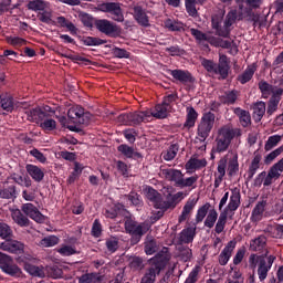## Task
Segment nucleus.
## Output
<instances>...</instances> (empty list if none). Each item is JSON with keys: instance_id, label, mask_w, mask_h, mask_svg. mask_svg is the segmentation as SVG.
<instances>
[{"instance_id": "39", "label": "nucleus", "mask_w": 283, "mask_h": 283, "mask_svg": "<svg viewBox=\"0 0 283 283\" xmlns=\"http://www.w3.org/2000/svg\"><path fill=\"white\" fill-rule=\"evenodd\" d=\"M198 119V113L193 107L187 108V120L185 123V127H193L196 125V120Z\"/></svg>"}, {"instance_id": "62", "label": "nucleus", "mask_w": 283, "mask_h": 283, "mask_svg": "<svg viewBox=\"0 0 283 283\" xmlns=\"http://www.w3.org/2000/svg\"><path fill=\"white\" fill-rule=\"evenodd\" d=\"M106 248L109 253H115L118 249V239L116 238H109L106 240Z\"/></svg>"}, {"instance_id": "53", "label": "nucleus", "mask_w": 283, "mask_h": 283, "mask_svg": "<svg viewBox=\"0 0 283 283\" xmlns=\"http://www.w3.org/2000/svg\"><path fill=\"white\" fill-rule=\"evenodd\" d=\"M253 74H255V66H250L245 70V72L239 77L240 83L244 85V83H249L251 78H253Z\"/></svg>"}, {"instance_id": "21", "label": "nucleus", "mask_w": 283, "mask_h": 283, "mask_svg": "<svg viewBox=\"0 0 283 283\" xmlns=\"http://www.w3.org/2000/svg\"><path fill=\"white\" fill-rule=\"evenodd\" d=\"M169 74L172 76V78H175V81H178L179 83H191L193 81V77L189 71L170 70Z\"/></svg>"}, {"instance_id": "57", "label": "nucleus", "mask_w": 283, "mask_h": 283, "mask_svg": "<svg viewBox=\"0 0 283 283\" xmlns=\"http://www.w3.org/2000/svg\"><path fill=\"white\" fill-rule=\"evenodd\" d=\"M238 101V91L228 92L223 95V103L226 105H233Z\"/></svg>"}, {"instance_id": "46", "label": "nucleus", "mask_w": 283, "mask_h": 283, "mask_svg": "<svg viewBox=\"0 0 283 283\" xmlns=\"http://www.w3.org/2000/svg\"><path fill=\"white\" fill-rule=\"evenodd\" d=\"M265 113L266 104L264 102H258L253 107L254 116L258 118V120H261Z\"/></svg>"}, {"instance_id": "11", "label": "nucleus", "mask_w": 283, "mask_h": 283, "mask_svg": "<svg viewBox=\"0 0 283 283\" xmlns=\"http://www.w3.org/2000/svg\"><path fill=\"white\" fill-rule=\"evenodd\" d=\"M22 211L25 213V216L31 218V220H34V222H39L40 224L45 222V216H43L41 211H39V209L32 203L22 205Z\"/></svg>"}, {"instance_id": "30", "label": "nucleus", "mask_w": 283, "mask_h": 283, "mask_svg": "<svg viewBox=\"0 0 283 283\" xmlns=\"http://www.w3.org/2000/svg\"><path fill=\"white\" fill-rule=\"evenodd\" d=\"M80 283H102L103 276L98 273H86L78 279Z\"/></svg>"}, {"instance_id": "27", "label": "nucleus", "mask_w": 283, "mask_h": 283, "mask_svg": "<svg viewBox=\"0 0 283 283\" xmlns=\"http://www.w3.org/2000/svg\"><path fill=\"white\" fill-rule=\"evenodd\" d=\"M195 235H196V228L184 229L179 234V242L181 244H189L193 242Z\"/></svg>"}, {"instance_id": "52", "label": "nucleus", "mask_w": 283, "mask_h": 283, "mask_svg": "<svg viewBox=\"0 0 283 283\" xmlns=\"http://www.w3.org/2000/svg\"><path fill=\"white\" fill-rule=\"evenodd\" d=\"M164 23L165 28L171 30L172 32H180V30H182V23L176 20L167 19Z\"/></svg>"}, {"instance_id": "47", "label": "nucleus", "mask_w": 283, "mask_h": 283, "mask_svg": "<svg viewBox=\"0 0 283 283\" xmlns=\"http://www.w3.org/2000/svg\"><path fill=\"white\" fill-rule=\"evenodd\" d=\"M40 127L41 129H43L44 132H54V129H56V120L52 119V118H44L41 123H40Z\"/></svg>"}, {"instance_id": "36", "label": "nucleus", "mask_w": 283, "mask_h": 283, "mask_svg": "<svg viewBox=\"0 0 283 283\" xmlns=\"http://www.w3.org/2000/svg\"><path fill=\"white\" fill-rule=\"evenodd\" d=\"M186 10L190 17H198L197 3H205V0H185Z\"/></svg>"}, {"instance_id": "61", "label": "nucleus", "mask_w": 283, "mask_h": 283, "mask_svg": "<svg viewBox=\"0 0 283 283\" xmlns=\"http://www.w3.org/2000/svg\"><path fill=\"white\" fill-rule=\"evenodd\" d=\"M12 229L7 223H0V238L6 240V238H11Z\"/></svg>"}, {"instance_id": "4", "label": "nucleus", "mask_w": 283, "mask_h": 283, "mask_svg": "<svg viewBox=\"0 0 283 283\" xmlns=\"http://www.w3.org/2000/svg\"><path fill=\"white\" fill-rule=\"evenodd\" d=\"M242 21L244 19V15L242 13H238V10H231L226 18L223 29L219 28L218 22L216 21V18H212V27L214 30H217V34L219 36H229L230 30L229 28L235 23V20Z\"/></svg>"}, {"instance_id": "51", "label": "nucleus", "mask_w": 283, "mask_h": 283, "mask_svg": "<svg viewBox=\"0 0 283 283\" xmlns=\"http://www.w3.org/2000/svg\"><path fill=\"white\" fill-rule=\"evenodd\" d=\"M226 226H227V212H222L219 216V219L214 228L216 233H219V234L222 233L224 231Z\"/></svg>"}, {"instance_id": "35", "label": "nucleus", "mask_w": 283, "mask_h": 283, "mask_svg": "<svg viewBox=\"0 0 283 283\" xmlns=\"http://www.w3.org/2000/svg\"><path fill=\"white\" fill-rule=\"evenodd\" d=\"M234 112L237 116H239L242 127H249V125H251V115L249 114V112L241 108H235Z\"/></svg>"}, {"instance_id": "20", "label": "nucleus", "mask_w": 283, "mask_h": 283, "mask_svg": "<svg viewBox=\"0 0 283 283\" xmlns=\"http://www.w3.org/2000/svg\"><path fill=\"white\" fill-rule=\"evenodd\" d=\"M133 10H134L133 17L135 21H137L139 25L147 28L149 25V18L147 17V13L145 12V10H143V7L135 6Z\"/></svg>"}, {"instance_id": "28", "label": "nucleus", "mask_w": 283, "mask_h": 283, "mask_svg": "<svg viewBox=\"0 0 283 283\" xmlns=\"http://www.w3.org/2000/svg\"><path fill=\"white\" fill-rule=\"evenodd\" d=\"M28 118L32 123L41 125L42 120L45 118V112L41 111V108H33L28 112Z\"/></svg>"}, {"instance_id": "13", "label": "nucleus", "mask_w": 283, "mask_h": 283, "mask_svg": "<svg viewBox=\"0 0 283 283\" xmlns=\"http://www.w3.org/2000/svg\"><path fill=\"white\" fill-rule=\"evenodd\" d=\"M207 167V159L198 158L197 155L192 156L185 165V169L188 174H193V171H200Z\"/></svg>"}, {"instance_id": "25", "label": "nucleus", "mask_w": 283, "mask_h": 283, "mask_svg": "<svg viewBox=\"0 0 283 283\" xmlns=\"http://www.w3.org/2000/svg\"><path fill=\"white\" fill-rule=\"evenodd\" d=\"M12 220L18 224L19 227H30V219L28 217L23 216L21 210L14 209L11 211Z\"/></svg>"}, {"instance_id": "64", "label": "nucleus", "mask_w": 283, "mask_h": 283, "mask_svg": "<svg viewBox=\"0 0 283 283\" xmlns=\"http://www.w3.org/2000/svg\"><path fill=\"white\" fill-rule=\"evenodd\" d=\"M105 41L98 38L88 36L84 40L85 45H104Z\"/></svg>"}, {"instance_id": "48", "label": "nucleus", "mask_w": 283, "mask_h": 283, "mask_svg": "<svg viewBox=\"0 0 283 283\" xmlns=\"http://www.w3.org/2000/svg\"><path fill=\"white\" fill-rule=\"evenodd\" d=\"M57 253H60V255H63L64 258H67L70 255H76V248L74 245H61L60 249H57Z\"/></svg>"}, {"instance_id": "43", "label": "nucleus", "mask_w": 283, "mask_h": 283, "mask_svg": "<svg viewBox=\"0 0 283 283\" xmlns=\"http://www.w3.org/2000/svg\"><path fill=\"white\" fill-rule=\"evenodd\" d=\"M266 247V238L265 237H259L251 241L250 249L252 251H262Z\"/></svg>"}, {"instance_id": "63", "label": "nucleus", "mask_w": 283, "mask_h": 283, "mask_svg": "<svg viewBox=\"0 0 283 283\" xmlns=\"http://www.w3.org/2000/svg\"><path fill=\"white\" fill-rule=\"evenodd\" d=\"M198 273H200V268L196 266L186 279L185 283H197L198 282Z\"/></svg>"}, {"instance_id": "24", "label": "nucleus", "mask_w": 283, "mask_h": 283, "mask_svg": "<svg viewBox=\"0 0 283 283\" xmlns=\"http://www.w3.org/2000/svg\"><path fill=\"white\" fill-rule=\"evenodd\" d=\"M264 211H266V203L264 201L258 202L252 210L251 220L252 222H260L264 218Z\"/></svg>"}, {"instance_id": "58", "label": "nucleus", "mask_w": 283, "mask_h": 283, "mask_svg": "<svg viewBox=\"0 0 283 283\" xmlns=\"http://www.w3.org/2000/svg\"><path fill=\"white\" fill-rule=\"evenodd\" d=\"M208 212H209V203H206L202 207H200L196 214V222H202V220L207 218Z\"/></svg>"}, {"instance_id": "2", "label": "nucleus", "mask_w": 283, "mask_h": 283, "mask_svg": "<svg viewBox=\"0 0 283 283\" xmlns=\"http://www.w3.org/2000/svg\"><path fill=\"white\" fill-rule=\"evenodd\" d=\"M163 176L166 178V180L174 182L175 187H180V189H185L187 187H192V189H196V182H198V175L185 178L182 171L178 169H164Z\"/></svg>"}, {"instance_id": "10", "label": "nucleus", "mask_w": 283, "mask_h": 283, "mask_svg": "<svg viewBox=\"0 0 283 283\" xmlns=\"http://www.w3.org/2000/svg\"><path fill=\"white\" fill-rule=\"evenodd\" d=\"M1 251H6L7 253H15L21 254L25 249V245L18 240L8 239L4 242L0 243Z\"/></svg>"}, {"instance_id": "8", "label": "nucleus", "mask_w": 283, "mask_h": 283, "mask_svg": "<svg viewBox=\"0 0 283 283\" xmlns=\"http://www.w3.org/2000/svg\"><path fill=\"white\" fill-rule=\"evenodd\" d=\"M99 10L101 12H108L113 21H117L118 23H123L125 21V15H123V9H120V4L118 3H104L99 7Z\"/></svg>"}, {"instance_id": "44", "label": "nucleus", "mask_w": 283, "mask_h": 283, "mask_svg": "<svg viewBox=\"0 0 283 283\" xmlns=\"http://www.w3.org/2000/svg\"><path fill=\"white\" fill-rule=\"evenodd\" d=\"M117 149L126 158H134V156H140V154L136 153L132 147L125 144L119 145Z\"/></svg>"}, {"instance_id": "32", "label": "nucleus", "mask_w": 283, "mask_h": 283, "mask_svg": "<svg viewBox=\"0 0 283 283\" xmlns=\"http://www.w3.org/2000/svg\"><path fill=\"white\" fill-rule=\"evenodd\" d=\"M0 105H1L2 109H4L6 112H12L14 109V107H21V105H23V103L14 104V102L12 101V97L7 96V97L1 98Z\"/></svg>"}, {"instance_id": "45", "label": "nucleus", "mask_w": 283, "mask_h": 283, "mask_svg": "<svg viewBox=\"0 0 283 283\" xmlns=\"http://www.w3.org/2000/svg\"><path fill=\"white\" fill-rule=\"evenodd\" d=\"M178 155V145H171L167 150H164L161 156L164 160H174L176 156Z\"/></svg>"}, {"instance_id": "23", "label": "nucleus", "mask_w": 283, "mask_h": 283, "mask_svg": "<svg viewBox=\"0 0 283 283\" xmlns=\"http://www.w3.org/2000/svg\"><path fill=\"white\" fill-rule=\"evenodd\" d=\"M25 169L27 174H29V176H31L32 180H34L35 182H41V180L45 178V172L38 166L29 164L27 165Z\"/></svg>"}, {"instance_id": "34", "label": "nucleus", "mask_w": 283, "mask_h": 283, "mask_svg": "<svg viewBox=\"0 0 283 283\" xmlns=\"http://www.w3.org/2000/svg\"><path fill=\"white\" fill-rule=\"evenodd\" d=\"M217 67H219L220 76L222 78L229 76V62L227 61V55H220Z\"/></svg>"}, {"instance_id": "7", "label": "nucleus", "mask_w": 283, "mask_h": 283, "mask_svg": "<svg viewBox=\"0 0 283 283\" xmlns=\"http://www.w3.org/2000/svg\"><path fill=\"white\" fill-rule=\"evenodd\" d=\"M95 28L107 36H116L120 32V27L107 19L96 20Z\"/></svg>"}, {"instance_id": "16", "label": "nucleus", "mask_w": 283, "mask_h": 283, "mask_svg": "<svg viewBox=\"0 0 283 283\" xmlns=\"http://www.w3.org/2000/svg\"><path fill=\"white\" fill-rule=\"evenodd\" d=\"M83 116H85V109L83 107L75 105L69 108L67 117L72 123H78L80 125L85 123Z\"/></svg>"}, {"instance_id": "22", "label": "nucleus", "mask_w": 283, "mask_h": 283, "mask_svg": "<svg viewBox=\"0 0 283 283\" xmlns=\"http://www.w3.org/2000/svg\"><path fill=\"white\" fill-rule=\"evenodd\" d=\"M169 109L170 107L161 104H157L153 109L148 111L149 112V118H151V116L154 118H167L168 114H169Z\"/></svg>"}, {"instance_id": "19", "label": "nucleus", "mask_w": 283, "mask_h": 283, "mask_svg": "<svg viewBox=\"0 0 283 283\" xmlns=\"http://www.w3.org/2000/svg\"><path fill=\"white\" fill-rule=\"evenodd\" d=\"M196 205H198V199L196 197H190L184 206L181 214L179 216V222H185V220L191 216V211H193Z\"/></svg>"}, {"instance_id": "55", "label": "nucleus", "mask_w": 283, "mask_h": 283, "mask_svg": "<svg viewBox=\"0 0 283 283\" xmlns=\"http://www.w3.org/2000/svg\"><path fill=\"white\" fill-rule=\"evenodd\" d=\"M57 243H59V238L54 235H50L40 241V247H44V248L56 247Z\"/></svg>"}, {"instance_id": "38", "label": "nucleus", "mask_w": 283, "mask_h": 283, "mask_svg": "<svg viewBox=\"0 0 283 283\" xmlns=\"http://www.w3.org/2000/svg\"><path fill=\"white\" fill-rule=\"evenodd\" d=\"M201 65L209 72L210 74H220V69L218 67V64H216L211 60L202 59Z\"/></svg>"}, {"instance_id": "17", "label": "nucleus", "mask_w": 283, "mask_h": 283, "mask_svg": "<svg viewBox=\"0 0 283 283\" xmlns=\"http://www.w3.org/2000/svg\"><path fill=\"white\" fill-rule=\"evenodd\" d=\"M228 163V174L229 176H235L240 171V164L238 163V154L228 153L224 157Z\"/></svg>"}, {"instance_id": "50", "label": "nucleus", "mask_w": 283, "mask_h": 283, "mask_svg": "<svg viewBox=\"0 0 283 283\" xmlns=\"http://www.w3.org/2000/svg\"><path fill=\"white\" fill-rule=\"evenodd\" d=\"M12 180H14L17 185H20V187H32V179H30V177L13 175Z\"/></svg>"}, {"instance_id": "26", "label": "nucleus", "mask_w": 283, "mask_h": 283, "mask_svg": "<svg viewBox=\"0 0 283 283\" xmlns=\"http://www.w3.org/2000/svg\"><path fill=\"white\" fill-rule=\"evenodd\" d=\"M269 258V250H265V252L261 255L258 254H251L249 256V268L252 269V271H255L260 264H262V260H266Z\"/></svg>"}, {"instance_id": "60", "label": "nucleus", "mask_w": 283, "mask_h": 283, "mask_svg": "<svg viewBox=\"0 0 283 283\" xmlns=\"http://www.w3.org/2000/svg\"><path fill=\"white\" fill-rule=\"evenodd\" d=\"M280 96L281 95H272V97L269 102L268 114H273V112H275V109H277V105L280 103Z\"/></svg>"}, {"instance_id": "59", "label": "nucleus", "mask_w": 283, "mask_h": 283, "mask_svg": "<svg viewBox=\"0 0 283 283\" xmlns=\"http://www.w3.org/2000/svg\"><path fill=\"white\" fill-rule=\"evenodd\" d=\"M15 193H17V189L14 188V186H11L9 188H4L0 190V198L10 200V198H14Z\"/></svg>"}, {"instance_id": "18", "label": "nucleus", "mask_w": 283, "mask_h": 283, "mask_svg": "<svg viewBox=\"0 0 283 283\" xmlns=\"http://www.w3.org/2000/svg\"><path fill=\"white\" fill-rule=\"evenodd\" d=\"M124 118H128L130 125H140V123H146L149 120V111L129 113Z\"/></svg>"}, {"instance_id": "33", "label": "nucleus", "mask_w": 283, "mask_h": 283, "mask_svg": "<svg viewBox=\"0 0 283 283\" xmlns=\"http://www.w3.org/2000/svg\"><path fill=\"white\" fill-rule=\"evenodd\" d=\"M24 271L29 273L30 275H33V277H45V272L43 271V268L32 265L30 263H27L24 265Z\"/></svg>"}, {"instance_id": "5", "label": "nucleus", "mask_w": 283, "mask_h": 283, "mask_svg": "<svg viewBox=\"0 0 283 283\" xmlns=\"http://www.w3.org/2000/svg\"><path fill=\"white\" fill-rule=\"evenodd\" d=\"M150 226L148 223H136V221L127 220L125 222V230L133 235L132 244H138L140 238L149 231Z\"/></svg>"}, {"instance_id": "15", "label": "nucleus", "mask_w": 283, "mask_h": 283, "mask_svg": "<svg viewBox=\"0 0 283 283\" xmlns=\"http://www.w3.org/2000/svg\"><path fill=\"white\" fill-rule=\"evenodd\" d=\"M259 88L262 93L263 98H269L270 96H282L283 90L276 86H271L266 82H261Z\"/></svg>"}, {"instance_id": "29", "label": "nucleus", "mask_w": 283, "mask_h": 283, "mask_svg": "<svg viewBox=\"0 0 283 283\" xmlns=\"http://www.w3.org/2000/svg\"><path fill=\"white\" fill-rule=\"evenodd\" d=\"M160 273V266L156 264L155 266L150 268L145 276L142 279V283H154L156 282V275Z\"/></svg>"}, {"instance_id": "42", "label": "nucleus", "mask_w": 283, "mask_h": 283, "mask_svg": "<svg viewBox=\"0 0 283 283\" xmlns=\"http://www.w3.org/2000/svg\"><path fill=\"white\" fill-rule=\"evenodd\" d=\"M260 160H262V157H260L259 155H255L254 158L252 159V163L248 171V177L250 179L253 178L258 170L260 169Z\"/></svg>"}, {"instance_id": "1", "label": "nucleus", "mask_w": 283, "mask_h": 283, "mask_svg": "<svg viewBox=\"0 0 283 283\" xmlns=\"http://www.w3.org/2000/svg\"><path fill=\"white\" fill-rule=\"evenodd\" d=\"M213 125H216V115L211 112L203 114L198 125L197 137L195 140V143H201V146H198L201 151L207 150V138H209Z\"/></svg>"}, {"instance_id": "31", "label": "nucleus", "mask_w": 283, "mask_h": 283, "mask_svg": "<svg viewBox=\"0 0 283 283\" xmlns=\"http://www.w3.org/2000/svg\"><path fill=\"white\" fill-rule=\"evenodd\" d=\"M238 207H240V191L232 190L227 210L228 211H237Z\"/></svg>"}, {"instance_id": "41", "label": "nucleus", "mask_w": 283, "mask_h": 283, "mask_svg": "<svg viewBox=\"0 0 283 283\" xmlns=\"http://www.w3.org/2000/svg\"><path fill=\"white\" fill-rule=\"evenodd\" d=\"M48 8V2L43 0H32L28 3V9L33 10V12L43 11Z\"/></svg>"}, {"instance_id": "54", "label": "nucleus", "mask_w": 283, "mask_h": 283, "mask_svg": "<svg viewBox=\"0 0 283 283\" xmlns=\"http://www.w3.org/2000/svg\"><path fill=\"white\" fill-rule=\"evenodd\" d=\"M277 178H280V174L274 172L271 168L263 181V186L264 187H271V185H273L275 182V180H277Z\"/></svg>"}, {"instance_id": "49", "label": "nucleus", "mask_w": 283, "mask_h": 283, "mask_svg": "<svg viewBox=\"0 0 283 283\" xmlns=\"http://www.w3.org/2000/svg\"><path fill=\"white\" fill-rule=\"evenodd\" d=\"M216 220H218V211L211 210L205 220V227L208 229H213Z\"/></svg>"}, {"instance_id": "40", "label": "nucleus", "mask_w": 283, "mask_h": 283, "mask_svg": "<svg viewBox=\"0 0 283 283\" xmlns=\"http://www.w3.org/2000/svg\"><path fill=\"white\" fill-rule=\"evenodd\" d=\"M282 143V136L280 135H273L270 136L264 145L265 151H271L274 147H277Z\"/></svg>"}, {"instance_id": "9", "label": "nucleus", "mask_w": 283, "mask_h": 283, "mask_svg": "<svg viewBox=\"0 0 283 283\" xmlns=\"http://www.w3.org/2000/svg\"><path fill=\"white\" fill-rule=\"evenodd\" d=\"M0 269L8 275H19L21 273V269L14 264L12 256L2 252H0Z\"/></svg>"}, {"instance_id": "12", "label": "nucleus", "mask_w": 283, "mask_h": 283, "mask_svg": "<svg viewBox=\"0 0 283 283\" xmlns=\"http://www.w3.org/2000/svg\"><path fill=\"white\" fill-rule=\"evenodd\" d=\"M273 262H275L274 255H269L265 260L261 261V264H259V268H258V276L260 282H264L265 279L269 276V272L273 266Z\"/></svg>"}, {"instance_id": "3", "label": "nucleus", "mask_w": 283, "mask_h": 283, "mask_svg": "<svg viewBox=\"0 0 283 283\" xmlns=\"http://www.w3.org/2000/svg\"><path fill=\"white\" fill-rule=\"evenodd\" d=\"M235 134L237 130L230 126H223L219 129L217 137V151H219V154L229 149V145H231V140L235 138Z\"/></svg>"}, {"instance_id": "56", "label": "nucleus", "mask_w": 283, "mask_h": 283, "mask_svg": "<svg viewBox=\"0 0 283 283\" xmlns=\"http://www.w3.org/2000/svg\"><path fill=\"white\" fill-rule=\"evenodd\" d=\"M283 153V146H280L279 148L271 151L269 155H266L264 163L265 165H271L277 156H280Z\"/></svg>"}, {"instance_id": "14", "label": "nucleus", "mask_w": 283, "mask_h": 283, "mask_svg": "<svg viewBox=\"0 0 283 283\" xmlns=\"http://www.w3.org/2000/svg\"><path fill=\"white\" fill-rule=\"evenodd\" d=\"M235 241H230L221 251L219 255V264H221V266L229 264V260H231V255H233V251H235Z\"/></svg>"}, {"instance_id": "37", "label": "nucleus", "mask_w": 283, "mask_h": 283, "mask_svg": "<svg viewBox=\"0 0 283 283\" xmlns=\"http://www.w3.org/2000/svg\"><path fill=\"white\" fill-rule=\"evenodd\" d=\"M158 251V243L151 237H147L145 242V253L146 255H154V253Z\"/></svg>"}, {"instance_id": "6", "label": "nucleus", "mask_w": 283, "mask_h": 283, "mask_svg": "<svg viewBox=\"0 0 283 283\" xmlns=\"http://www.w3.org/2000/svg\"><path fill=\"white\" fill-rule=\"evenodd\" d=\"M145 196L149 203L155 208V209H169L170 205L168 201L163 200V196L156 191V189L151 187H146L144 189Z\"/></svg>"}]
</instances>
